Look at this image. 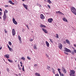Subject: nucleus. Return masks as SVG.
Returning <instances> with one entry per match:
<instances>
[{
  "label": "nucleus",
  "instance_id": "1",
  "mask_svg": "<svg viewBox=\"0 0 76 76\" xmlns=\"http://www.w3.org/2000/svg\"><path fill=\"white\" fill-rule=\"evenodd\" d=\"M71 11L73 13H76V9L74 7H72L71 9Z\"/></svg>",
  "mask_w": 76,
  "mask_h": 76
},
{
  "label": "nucleus",
  "instance_id": "2",
  "mask_svg": "<svg viewBox=\"0 0 76 76\" xmlns=\"http://www.w3.org/2000/svg\"><path fill=\"white\" fill-rule=\"evenodd\" d=\"M8 17V16L6 15V14L5 13L4 14V15H3V20L4 21H5L6 19V18H7Z\"/></svg>",
  "mask_w": 76,
  "mask_h": 76
},
{
  "label": "nucleus",
  "instance_id": "3",
  "mask_svg": "<svg viewBox=\"0 0 76 76\" xmlns=\"http://www.w3.org/2000/svg\"><path fill=\"white\" fill-rule=\"evenodd\" d=\"M64 51L66 52H67V53H71V51L70 50L68 49L67 48H64Z\"/></svg>",
  "mask_w": 76,
  "mask_h": 76
},
{
  "label": "nucleus",
  "instance_id": "4",
  "mask_svg": "<svg viewBox=\"0 0 76 76\" xmlns=\"http://www.w3.org/2000/svg\"><path fill=\"white\" fill-rule=\"evenodd\" d=\"M12 35L13 36H14L16 34V32H15V29H12Z\"/></svg>",
  "mask_w": 76,
  "mask_h": 76
},
{
  "label": "nucleus",
  "instance_id": "5",
  "mask_svg": "<svg viewBox=\"0 0 76 76\" xmlns=\"http://www.w3.org/2000/svg\"><path fill=\"white\" fill-rule=\"evenodd\" d=\"M58 70L59 72V73L60 74L61 76H64V74H61V72H60V69L58 68Z\"/></svg>",
  "mask_w": 76,
  "mask_h": 76
},
{
  "label": "nucleus",
  "instance_id": "6",
  "mask_svg": "<svg viewBox=\"0 0 76 76\" xmlns=\"http://www.w3.org/2000/svg\"><path fill=\"white\" fill-rule=\"evenodd\" d=\"M23 5L26 10H28V6L27 5H25L24 4H23Z\"/></svg>",
  "mask_w": 76,
  "mask_h": 76
},
{
  "label": "nucleus",
  "instance_id": "7",
  "mask_svg": "<svg viewBox=\"0 0 76 76\" xmlns=\"http://www.w3.org/2000/svg\"><path fill=\"white\" fill-rule=\"evenodd\" d=\"M13 23H14V24H15V25H16L17 24H18V23H17V22L15 20V18H13L12 19Z\"/></svg>",
  "mask_w": 76,
  "mask_h": 76
},
{
  "label": "nucleus",
  "instance_id": "8",
  "mask_svg": "<svg viewBox=\"0 0 76 76\" xmlns=\"http://www.w3.org/2000/svg\"><path fill=\"white\" fill-rule=\"evenodd\" d=\"M45 17H44L42 14L40 15V19H45Z\"/></svg>",
  "mask_w": 76,
  "mask_h": 76
},
{
  "label": "nucleus",
  "instance_id": "9",
  "mask_svg": "<svg viewBox=\"0 0 76 76\" xmlns=\"http://www.w3.org/2000/svg\"><path fill=\"white\" fill-rule=\"evenodd\" d=\"M52 18H49L48 20V22L49 23H52V21H53Z\"/></svg>",
  "mask_w": 76,
  "mask_h": 76
},
{
  "label": "nucleus",
  "instance_id": "10",
  "mask_svg": "<svg viewBox=\"0 0 76 76\" xmlns=\"http://www.w3.org/2000/svg\"><path fill=\"white\" fill-rule=\"evenodd\" d=\"M42 30L45 34H47V33H48V31H47V30L45 29L44 28H42Z\"/></svg>",
  "mask_w": 76,
  "mask_h": 76
},
{
  "label": "nucleus",
  "instance_id": "11",
  "mask_svg": "<svg viewBox=\"0 0 76 76\" xmlns=\"http://www.w3.org/2000/svg\"><path fill=\"white\" fill-rule=\"evenodd\" d=\"M58 47L60 50L62 49V47H63V45H62V44L60 43V44L58 46Z\"/></svg>",
  "mask_w": 76,
  "mask_h": 76
},
{
  "label": "nucleus",
  "instance_id": "12",
  "mask_svg": "<svg viewBox=\"0 0 76 76\" xmlns=\"http://www.w3.org/2000/svg\"><path fill=\"white\" fill-rule=\"evenodd\" d=\"M18 38L20 41V43H22V40H21V38L20 37V36L19 35L18 36Z\"/></svg>",
  "mask_w": 76,
  "mask_h": 76
},
{
  "label": "nucleus",
  "instance_id": "13",
  "mask_svg": "<svg viewBox=\"0 0 76 76\" xmlns=\"http://www.w3.org/2000/svg\"><path fill=\"white\" fill-rule=\"evenodd\" d=\"M75 71L74 70H71V72L70 73V74H75Z\"/></svg>",
  "mask_w": 76,
  "mask_h": 76
},
{
  "label": "nucleus",
  "instance_id": "14",
  "mask_svg": "<svg viewBox=\"0 0 76 76\" xmlns=\"http://www.w3.org/2000/svg\"><path fill=\"white\" fill-rule=\"evenodd\" d=\"M46 44L47 45V47H48L50 45L49 44V43L48 42L46 41Z\"/></svg>",
  "mask_w": 76,
  "mask_h": 76
},
{
  "label": "nucleus",
  "instance_id": "15",
  "mask_svg": "<svg viewBox=\"0 0 76 76\" xmlns=\"http://www.w3.org/2000/svg\"><path fill=\"white\" fill-rule=\"evenodd\" d=\"M63 20L64 21V22H67V19H66V18H63Z\"/></svg>",
  "mask_w": 76,
  "mask_h": 76
},
{
  "label": "nucleus",
  "instance_id": "16",
  "mask_svg": "<svg viewBox=\"0 0 76 76\" xmlns=\"http://www.w3.org/2000/svg\"><path fill=\"white\" fill-rule=\"evenodd\" d=\"M35 75L36 76H40L39 73L37 72L35 73Z\"/></svg>",
  "mask_w": 76,
  "mask_h": 76
},
{
  "label": "nucleus",
  "instance_id": "17",
  "mask_svg": "<svg viewBox=\"0 0 76 76\" xmlns=\"http://www.w3.org/2000/svg\"><path fill=\"white\" fill-rule=\"evenodd\" d=\"M5 57L7 58H9V55L8 54L6 55L5 56Z\"/></svg>",
  "mask_w": 76,
  "mask_h": 76
},
{
  "label": "nucleus",
  "instance_id": "18",
  "mask_svg": "<svg viewBox=\"0 0 76 76\" xmlns=\"http://www.w3.org/2000/svg\"><path fill=\"white\" fill-rule=\"evenodd\" d=\"M9 3H10V4H13V5H14V4H15L13 3V2H12V1H9Z\"/></svg>",
  "mask_w": 76,
  "mask_h": 76
},
{
  "label": "nucleus",
  "instance_id": "19",
  "mask_svg": "<svg viewBox=\"0 0 76 76\" xmlns=\"http://www.w3.org/2000/svg\"><path fill=\"white\" fill-rule=\"evenodd\" d=\"M34 49H37V45L35 44L34 46Z\"/></svg>",
  "mask_w": 76,
  "mask_h": 76
},
{
  "label": "nucleus",
  "instance_id": "20",
  "mask_svg": "<svg viewBox=\"0 0 76 76\" xmlns=\"http://www.w3.org/2000/svg\"><path fill=\"white\" fill-rule=\"evenodd\" d=\"M66 43H67V44H70V42H69V40L66 39Z\"/></svg>",
  "mask_w": 76,
  "mask_h": 76
},
{
  "label": "nucleus",
  "instance_id": "21",
  "mask_svg": "<svg viewBox=\"0 0 76 76\" xmlns=\"http://www.w3.org/2000/svg\"><path fill=\"white\" fill-rule=\"evenodd\" d=\"M40 27L41 28H45L46 26L45 25L41 24L40 25Z\"/></svg>",
  "mask_w": 76,
  "mask_h": 76
},
{
  "label": "nucleus",
  "instance_id": "22",
  "mask_svg": "<svg viewBox=\"0 0 76 76\" xmlns=\"http://www.w3.org/2000/svg\"><path fill=\"white\" fill-rule=\"evenodd\" d=\"M52 70H53L52 72L53 74H55V70L53 68H52Z\"/></svg>",
  "mask_w": 76,
  "mask_h": 76
},
{
  "label": "nucleus",
  "instance_id": "23",
  "mask_svg": "<svg viewBox=\"0 0 76 76\" xmlns=\"http://www.w3.org/2000/svg\"><path fill=\"white\" fill-rule=\"evenodd\" d=\"M9 50L10 51H11V52L13 51V49H12L10 48L9 49Z\"/></svg>",
  "mask_w": 76,
  "mask_h": 76
},
{
  "label": "nucleus",
  "instance_id": "24",
  "mask_svg": "<svg viewBox=\"0 0 76 76\" xmlns=\"http://www.w3.org/2000/svg\"><path fill=\"white\" fill-rule=\"evenodd\" d=\"M8 61H9V62H10V63H13V61H12V60L9 59H8Z\"/></svg>",
  "mask_w": 76,
  "mask_h": 76
},
{
  "label": "nucleus",
  "instance_id": "25",
  "mask_svg": "<svg viewBox=\"0 0 76 76\" xmlns=\"http://www.w3.org/2000/svg\"><path fill=\"white\" fill-rule=\"evenodd\" d=\"M56 36L55 37L56 38H59V37H58V34H56Z\"/></svg>",
  "mask_w": 76,
  "mask_h": 76
},
{
  "label": "nucleus",
  "instance_id": "26",
  "mask_svg": "<svg viewBox=\"0 0 76 76\" xmlns=\"http://www.w3.org/2000/svg\"><path fill=\"white\" fill-rule=\"evenodd\" d=\"M8 12V11L6 10H5V11L4 12V14L5 13L6 14V13H7Z\"/></svg>",
  "mask_w": 76,
  "mask_h": 76
},
{
  "label": "nucleus",
  "instance_id": "27",
  "mask_svg": "<svg viewBox=\"0 0 76 76\" xmlns=\"http://www.w3.org/2000/svg\"><path fill=\"white\" fill-rule=\"evenodd\" d=\"M47 0V1H48V2H49V3H50V4H51V1H50V0Z\"/></svg>",
  "mask_w": 76,
  "mask_h": 76
},
{
  "label": "nucleus",
  "instance_id": "28",
  "mask_svg": "<svg viewBox=\"0 0 76 76\" xmlns=\"http://www.w3.org/2000/svg\"><path fill=\"white\" fill-rule=\"evenodd\" d=\"M21 58L22 60H23V61H25V57H22Z\"/></svg>",
  "mask_w": 76,
  "mask_h": 76
},
{
  "label": "nucleus",
  "instance_id": "29",
  "mask_svg": "<svg viewBox=\"0 0 76 76\" xmlns=\"http://www.w3.org/2000/svg\"><path fill=\"white\" fill-rule=\"evenodd\" d=\"M56 13H61V14L62 13V12H60V11H56Z\"/></svg>",
  "mask_w": 76,
  "mask_h": 76
},
{
  "label": "nucleus",
  "instance_id": "30",
  "mask_svg": "<svg viewBox=\"0 0 76 76\" xmlns=\"http://www.w3.org/2000/svg\"><path fill=\"white\" fill-rule=\"evenodd\" d=\"M62 70H63V71L64 70H66V69H65V68H64V67H62Z\"/></svg>",
  "mask_w": 76,
  "mask_h": 76
},
{
  "label": "nucleus",
  "instance_id": "31",
  "mask_svg": "<svg viewBox=\"0 0 76 76\" xmlns=\"http://www.w3.org/2000/svg\"><path fill=\"white\" fill-rule=\"evenodd\" d=\"M71 53L72 54V55H74V54H75V52H74V51H72V52H71Z\"/></svg>",
  "mask_w": 76,
  "mask_h": 76
},
{
  "label": "nucleus",
  "instance_id": "32",
  "mask_svg": "<svg viewBox=\"0 0 76 76\" xmlns=\"http://www.w3.org/2000/svg\"><path fill=\"white\" fill-rule=\"evenodd\" d=\"M23 71L25 72V69H24V66H23V67L22 68Z\"/></svg>",
  "mask_w": 76,
  "mask_h": 76
},
{
  "label": "nucleus",
  "instance_id": "33",
  "mask_svg": "<svg viewBox=\"0 0 76 76\" xmlns=\"http://www.w3.org/2000/svg\"><path fill=\"white\" fill-rule=\"evenodd\" d=\"M27 59H28V60H31V58H30V57H29L27 56Z\"/></svg>",
  "mask_w": 76,
  "mask_h": 76
},
{
  "label": "nucleus",
  "instance_id": "34",
  "mask_svg": "<svg viewBox=\"0 0 76 76\" xmlns=\"http://www.w3.org/2000/svg\"><path fill=\"white\" fill-rule=\"evenodd\" d=\"M50 69V66H48L47 68V69H48V70H49Z\"/></svg>",
  "mask_w": 76,
  "mask_h": 76
},
{
  "label": "nucleus",
  "instance_id": "35",
  "mask_svg": "<svg viewBox=\"0 0 76 76\" xmlns=\"http://www.w3.org/2000/svg\"><path fill=\"white\" fill-rule=\"evenodd\" d=\"M63 72L64 73H66V69L63 71Z\"/></svg>",
  "mask_w": 76,
  "mask_h": 76
},
{
  "label": "nucleus",
  "instance_id": "36",
  "mask_svg": "<svg viewBox=\"0 0 76 76\" xmlns=\"http://www.w3.org/2000/svg\"><path fill=\"white\" fill-rule=\"evenodd\" d=\"M9 44L10 45H12V43L10 42H9Z\"/></svg>",
  "mask_w": 76,
  "mask_h": 76
},
{
  "label": "nucleus",
  "instance_id": "37",
  "mask_svg": "<svg viewBox=\"0 0 76 76\" xmlns=\"http://www.w3.org/2000/svg\"><path fill=\"white\" fill-rule=\"evenodd\" d=\"M74 75L75 74H70V76H75V75Z\"/></svg>",
  "mask_w": 76,
  "mask_h": 76
},
{
  "label": "nucleus",
  "instance_id": "38",
  "mask_svg": "<svg viewBox=\"0 0 76 76\" xmlns=\"http://www.w3.org/2000/svg\"><path fill=\"white\" fill-rule=\"evenodd\" d=\"M50 42H53V41H52V39H50Z\"/></svg>",
  "mask_w": 76,
  "mask_h": 76
},
{
  "label": "nucleus",
  "instance_id": "39",
  "mask_svg": "<svg viewBox=\"0 0 76 76\" xmlns=\"http://www.w3.org/2000/svg\"><path fill=\"white\" fill-rule=\"evenodd\" d=\"M4 31L5 32V33H7V31H6V29H4Z\"/></svg>",
  "mask_w": 76,
  "mask_h": 76
},
{
  "label": "nucleus",
  "instance_id": "40",
  "mask_svg": "<svg viewBox=\"0 0 76 76\" xmlns=\"http://www.w3.org/2000/svg\"><path fill=\"white\" fill-rule=\"evenodd\" d=\"M64 53H65V54H66L67 55H68L69 54L68 53L66 52H64Z\"/></svg>",
  "mask_w": 76,
  "mask_h": 76
},
{
  "label": "nucleus",
  "instance_id": "41",
  "mask_svg": "<svg viewBox=\"0 0 76 76\" xmlns=\"http://www.w3.org/2000/svg\"><path fill=\"white\" fill-rule=\"evenodd\" d=\"M48 7H49V9H50L51 8L50 7V5H48Z\"/></svg>",
  "mask_w": 76,
  "mask_h": 76
},
{
  "label": "nucleus",
  "instance_id": "42",
  "mask_svg": "<svg viewBox=\"0 0 76 76\" xmlns=\"http://www.w3.org/2000/svg\"><path fill=\"white\" fill-rule=\"evenodd\" d=\"M19 70H22V69H21V68H20V67H18Z\"/></svg>",
  "mask_w": 76,
  "mask_h": 76
},
{
  "label": "nucleus",
  "instance_id": "43",
  "mask_svg": "<svg viewBox=\"0 0 76 76\" xmlns=\"http://www.w3.org/2000/svg\"><path fill=\"white\" fill-rule=\"evenodd\" d=\"M55 76H59L58 74H57L55 75Z\"/></svg>",
  "mask_w": 76,
  "mask_h": 76
},
{
  "label": "nucleus",
  "instance_id": "44",
  "mask_svg": "<svg viewBox=\"0 0 76 76\" xmlns=\"http://www.w3.org/2000/svg\"><path fill=\"white\" fill-rule=\"evenodd\" d=\"M7 46L8 47V48L9 49L10 48V47L9 46V45H7Z\"/></svg>",
  "mask_w": 76,
  "mask_h": 76
},
{
  "label": "nucleus",
  "instance_id": "45",
  "mask_svg": "<svg viewBox=\"0 0 76 76\" xmlns=\"http://www.w3.org/2000/svg\"><path fill=\"white\" fill-rule=\"evenodd\" d=\"M45 55L46 56V57H49V56H48V55H47V54H46Z\"/></svg>",
  "mask_w": 76,
  "mask_h": 76
},
{
  "label": "nucleus",
  "instance_id": "46",
  "mask_svg": "<svg viewBox=\"0 0 76 76\" xmlns=\"http://www.w3.org/2000/svg\"><path fill=\"white\" fill-rule=\"evenodd\" d=\"M34 67H37V64H34Z\"/></svg>",
  "mask_w": 76,
  "mask_h": 76
},
{
  "label": "nucleus",
  "instance_id": "47",
  "mask_svg": "<svg viewBox=\"0 0 76 76\" xmlns=\"http://www.w3.org/2000/svg\"><path fill=\"white\" fill-rule=\"evenodd\" d=\"M30 41H33V39H30Z\"/></svg>",
  "mask_w": 76,
  "mask_h": 76
},
{
  "label": "nucleus",
  "instance_id": "48",
  "mask_svg": "<svg viewBox=\"0 0 76 76\" xmlns=\"http://www.w3.org/2000/svg\"><path fill=\"white\" fill-rule=\"evenodd\" d=\"M5 7H8V5H6L5 6Z\"/></svg>",
  "mask_w": 76,
  "mask_h": 76
},
{
  "label": "nucleus",
  "instance_id": "49",
  "mask_svg": "<svg viewBox=\"0 0 76 76\" xmlns=\"http://www.w3.org/2000/svg\"><path fill=\"white\" fill-rule=\"evenodd\" d=\"M39 7H42V6L40 4H39Z\"/></svg>",
  "mask_w": 76,
  "mask_h": 76
},
{
  "label": "nucleus",
  "instance_id": "50",
  "mask_svg": "<svg viewBox=\"0 0 76 76\" xmlns=\"http://www.w3.org/2000/svg\"><path fill=\"white\" fill-rule=\"evenodd\" d=\"M7 72H9V69H7Z\"/></svg>",
  "mask_w": 76,
  "mask_h": 76
},
{
  "label": "nucleus",
  "instance_id": "51",
  "mask_svg": "<svg viewBox=\"0 0 76 76\" xmlns=\"http://www.w3.org/2000/svg\"><path fill=\"white\" fill-rule=\"evenodd\" d=\"M74 51L75 52V53H76V50H74Z\"/></svg>",
  "mask_w": 76,
  "mask_h": 76
},
{
  "label": "nucleus",
  "instance_id": "52",
  "mask_svg": "<svg viewBox=\"0 0 76 76\" xmlns=\"http://www.w3.org/2000/svg\"><path fill=\"white\" fill-rule=\"evenodd\" d=\"M2 13L1 12H0V16H1V15Z\"/></svg>",
  "mask_w": 76,
  "mask_h": 76
},
{
  "label": "nucleus",
  "instance_id": "53",
  "mask_svg": "<svg viewBox=\"0 0 76 76\" xmlns=\"http://www.w3.org/2000/svg\"><path fill=\"white\" fill-rule=\"evenodd\" d=\"M20 64H23L22 63V61H21L20 62Z\"/></svg>",
  "mask_w": 76,
  "mask_h": 76
},
{
  "label": "nucleus",
  "instance_id": "54",
  "mask_svg": "<svg viewBox=\"0 0 76 76\" xmlns=\"http://www.w3.org/2000/svg\"><path fill=\"white\" fill-rule=\"evenodd\" d=\"M0 11H1V12L2 11V10L1 8H0Z\"/></svg>",
  "mask_w": 76,
  "mask_h": 76
},
{
  "label": "nucleus",
  "instance_id": "55",
  "mask_svg": "<svg viewBox=\"0 0 76 76\" xmlns=\"http://www.w3.org/2000/svg\"><path fill=\"white\" fill-rule=\"evenodd\" d=\"M26 27H27V28H28V25H26Z\"/></svg>",
  "mask_w": 76,
  "mask_h": 76
},
{
  "label": "nucleus",
  "instance_id": "56",
  "mask_svg": "<svg viewBox=\"0 0 76 76\" xmlns=\"http://www.w3.org/2000/svg\"><path fill=\"white\" fill-rule=\"evenodd\" d=\"M19 76H21V74H19Z\"/></svg>",
  "mask_w": 76,
  "mask_h": 76
},
{
  "label": "nucleus",
  "instance_id": "57",
  "mask_svg": "<svg viewBox=\"0 0 76 76\" xmlns=\"http://www.w3.org/2000/svg\"><path fill=\"white\" fill-rule=\"evenodd\" d=\"M0 48V50H1V48Z\"/></svg>",
  "mask_w": 76,
  "mask_h": 76
},
{
  "label": "nucleus",
  "instance_id": "58",
  "mask_svg": "<svg viewBox=\"0 0 76 76\" xmlns=\"http://www.w3.org/2000/svg\"><path fill=\"white\" fill-rule=\"evenodd\" d=\"M21 67H23V66L22 65V64L21 65Z\"/></svg>",
  "mask_w": 76,
  "mask_h": 76
},
{
  "label": "nucleus",
  "instance_id": "59",
  "mask_svg": "<svg viewBox=\"0 0 76 76\" xmlns=\"http://www.w3.org/2000/svg\"><path fill=\"white\" fill-rule=\"evenodd\" d=\"M0 19H1V17L0 16Z\"/></svg>",
  "mask_w": 76,
  "mask_h": 76
},
{
  "label": "nucleus",
  "instance_id": "60",
  "mask_svg": "<svg viewBox=\"0 0 76 76\" xmlns=\"http://www.w3.org/2000/svg\"><path fill=\"white\" fill-rule=\"evenodd\" d=\"M20 67V66H19V65H18V67Z\"/></svg>",
  "mask_w": 76,
  "mask_h": 76
},
{
  "label": "nucleus",
  "instance_id": "61",
  "mask_svg": "<svg viewBox=\"0 0 76 76\" xmlns=\"http://www.w3.org/2000/svg\"><path fill=\"white\" fill-rule=\"evenodd\" d=\"M16 76H18V75H17V74H16Z\"/></svg>",
  "mask_w": 76,
  "mask_h": 76
},
{
  "label": "nucleus",
  "instance_id": "62",
  "mask_svg": "<svg viewBox=\"0 0 76 76\" xmlns=\"http://www.w3.org/2000/svg\"><path fill=\"white\" fill-rule=\"evenodd\" d=\"M64 42V43H66V42L65 41Z\"/></svg>",
  "mask_w": 76,
  "mask_h": 76
},
{
  "label": "nucleus",
  "instance_id": "63",
  "mask_svg": "<svg viewBox=\"0 0 76 76\" xmlns=\"http://www.w3.org/2000/svg\"><path fill=\"white\" fill-rule=\"evenodd\" d=\"M22 1H25V0H22Z\"/></svg>",
  "mask_w": 76,
  "mask_h": 76
},
{
  "label": "nucleus",
  "instance_id": "64",
  "mask_svg": "<svg viewBox=\"0 0 76 76\" xmlns=\"http://www.w3.org/2000/svg\"><path fill=\"white\" fill-rule=\"evenodd\" d=\"M28 29H29V27H27Z\"/></svg>",
  "mask_w": 76,
  "mask_h": 76
}]
</instances>
